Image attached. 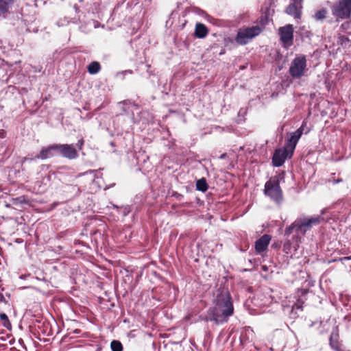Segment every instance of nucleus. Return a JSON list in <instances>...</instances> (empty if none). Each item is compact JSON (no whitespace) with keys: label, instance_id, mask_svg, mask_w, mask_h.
Masks as SVG:
<instances>
[{"label":"nucleus","instance_id":"nucleus-1","mask_svg":"<svg viewBox=\"0 0 351 351\" xmlns=\"http://www.w3.org/2000/svg\"><path fill=\"white\" fill-rule=\"evenodd\" d=\"M215 306L213 310V319L216 324L227 321V317L233 313V305L227 291H218L215 300Z\"/></svg>","mask_w":351,"mask_h":351},{"label":"nucleus","instance_id":"nucleus-2","mask_svg":"<svg viewBox=\"0 0 351 351\" xmlns=\"http://www.w3.org/2000/svg\"><path fill=\"white\" fill-rule=\"evenodd\" d=\"M322 219V217L320 216H314L297 220L286 229L285 234L288 237L295 231L298 234L304 235L313 226L319 224Z\"/></svg>","mask_w":351,"mask_h":351},{"label":"nucleus","instance_id":"nucleus-3","mask_svg":"<svg viewBox=\"0 0 351 351\" xmlns=\"http://www.w3.org/2000/svg\"><path fill=\"white\" fill-rule=\"evenodd\" d=\"M264 193L277 204H280L283 199L282 191L276 178L269 179L265 184Z\"/></svg>","mask_w":351,"mask_h":351},{"label":"nucleus","instance_id":"nucleus-4","mask_svg":"<svg viewBox=\"0 0 351 351\" xmlns=\"http://www.w3.org/2000/svg\"><path fill=\"white\" fill-rule=\"evenodd\" d=\"M331 12L337 21L349 19L351 15V0H338L331 6Z\"/></svg>","mask_w":351,"mask_h":351},{"label":"nucleus","instance_id":"nucleus-5","mask_svg":"<svg viewBox=\"0 0 351 351\" xmlns=\"http://www.w3.org/2000/svg\"><path fill=\"white\" fill-rule=\"evenodd\" d=\"M307 71L306 59L303 55L297 56L292 60L289 69L291 76L295 79H298L304 76Z\"/></svg>","mask_w":351,"mask_h":351},{"label":"nucleus","instance_id":"nucleus-6","mask_svg":"<svg viewBox=\"0 0 351 351\" xmlns=\"http://www.w3.org/2000/svg\"><path fill=\"white\" fill-rule=\"evenodd\" d=\"M262 32L259 25H255L240 29L235 38L236 42L239 45H246L250 40L258 36Z\"/></svg>","mask_w":351,"mask_h":351},{"label":"nucleus","instance_id":"nucleus-7","mask_svg":"<svg viewBox=\"0 0 351 351\" xmlns=\"http://www.w3.org/2000/svg\"><path fill=\"white\" fill-rule=\"evenodd\" d=\"M304 124L305 123L303 122L300 128L289 134L284 148L287 149L288 152L290 153V156H292L296 145L303 133Z\"/></svg>","mask_w":351,"mask_h":351},{"label":"nucleus","instance_id":"nucleus-8","mask_svg":"<svg viewBox=\"0 0 351 351\" xmlns=\"http://www.w3.org/2000/svg\"><path fill=\"white\" fill-rule=\"evenodd\" d=\"M58 154L69 159H75L78 156L77 151L73 144H59Z\"/></svg>","mask_w":351,"mask_h":351},{"label":"nucleus","instance_id":"nucleus-9","mask_svg":"<svg viewBox=\"0 0 351 351\" xmlns=\"http://www.w3.org/2000/svg\"><path fill=\"white\" fill-rule=\"evenodd\" d=\"M290 157V153L287 149H278L274 153L272 164L274 167H280L284 164L285 160Z\"/></svg>","mask_w":351,"mask_h":351},{"label":"nucleus","instance_id":"nucleus-10","mask_svg":"<svg viewBox=\"0 0 351 351\" xmlns=\"http://www.w3.org/2000/svg\"><path fill=\"white\" fill-rule=\"evenodd\" d=\"M281 41L286 45H291L293 38V28L291 25L282 27L279 29Z\"/></svg>","mask_w":351,"mask_h":351},{"label":"nucleus","instance_id":"nucleus-11","mask_svg":"<svg viewBox=\"0 0 351 351\" xmlns=\"http://www.w3.org/2000/svg\"><path fill=\"white\" fill-rule=\"evenodd\" d=\"M302 0H292V2L289 5L286 9V12L294 17L295 19H299L301 17Z\"/></svg>","mask_w":351,"mask_h":351},{"label":"nucleus","instance_id":"nucleus-12","mask_svg":"<svg viewBox=\"0 0 351 351\" xmlns=\"http://www.w3.org/2000/svg\"><path fill=\"white\" fill-rule=\"evenodd\" d=\"M58 154V145L54 144L47 147L43 148L40 154L36 156L37 158L45 160L46 158L52 157Z\"/></svg>","mask_w":351,"mask_h":351},{"label":"nucleus","instance_id":"nucleus-13","mask_svg":"<svg viewBox=\"0 0 351 351\" xmlns=\"http://www.w3.org/2000/svg\"><path fill=\"white\" fill-rule=\"evenodd\" d=\"M271 241V236L269 234L263 235L255 243V249L257 252L261 253L266 250Z\"/></svg>","mask_w":351,"mask_h":351},{"label":"nucleus","instance_id":"nucleus-14","mask_svg":"<svg viewBox=\"0 0 351 351\" xmlns=\"http://www.w3.org/2000/svg\"><path fill=\"white\" fill-rule=\"evenodd\" d=\"M14 2L15 0H0V17H6Z\"/></svg>","mask_w":351,"mask_h":351},{"label":"nucleus","instance_id":"nucleus-15","mask_svg":"<svg viewBox=\"0 0 351 351\" xmlns=\"http://www.w3.org/2000/svg\"><path fill=\"white\" fill-rule=\"evenodd\" d=\"M208 34V29L206 27L200 23H198L195 25V36L199 38H204Z\"/></svg>","mask_w":351,"mask_h":351},{"label":"nucleus","instance_id":"nucleus-16","mask_svg":"<svg viewBox=\"0 0 351 351\" xmlns=\"http://www.w3.org/2000/svg\"><path fill=\"white\" fill-rule=\"evenodd\" d=\"M101 69L100 64L98 62H92L88 66L87 70L90 74L94 75L97 73Z\"/></svg>","mask_w":351,"mask_h":351},{"label":"nucleus","instance_id":"nucleus-17","mask_svg":"<svg viewBox=\"0 0 351 351\" xmlns=\"http://www.w3.org/2000/svg\"><path fill=\"white\" fill-rule=\"evenodd\" d=\"M196 189L202 192H205L208 189V184L205 178H202L197 181Z\"/></svg>","mask_w":351,"mask_h":351},{"label":"nucleus","instance_id":"nucleus-18","mask_svg":"<svg viewBox=\"0 0 351 351\" xmlns=\"http://www.w3.org/2000/svg\"><path fill=\"white\" fill-rule=\"evenodd\" d=\"M0 321L3 326L5 328L11 327L10 322L7 316V315L4 313H0Z\"/></svg>","mask_w":351,"mask_h":351},{"label":"nucleus","instance_id":"nucleus-19","mask_svg":"<svg viewBox=\"0 0 351 351\" xmlns=\"http://www.w3.org/2000/svg\"><path fill=\"white\" fill-rule=\"evenodd\" d=\"M111 350L112 351H123V346L121 343L117 340L111 341Z\"/></svg>","mask_w":351,"mask_h":351},{"label":"nucleus","instance_id":"nucleus-20","mask_svg":"<svg viewBox=\"0 0 351 351\" xmlns=\"http://www.w3.org/2000/svg\"><path fill=\"white\" fill-rule=\"evenodd\" d=\"M326 13L327 12L325 9H321L315 14L314 17L317 21H322L326 18Z\"/></svg>","mask_w":351,"mask_h":351},{"label":"nucleus","instance_id":"nucleus-21","mask_svg":"<svg viewBox=\"0 0 351 351\" xmlns=\"http://www.w3.org/2000/svg\"><path fill=\"white\" fill-rule=\"evenodd\" d=\"M96 174L97 171L93 170L88 171L83 173L84 176H88V179L92 182H95L96 178Z\"/></svg>","mask_w":351,"mask_h":351},{"label":"nucleus","instance_id":"nucleus-22","mask_svg":"<svg viewBox=\"0 0 351 351\" xmlns=\"http://www.w3.org/2000/svg\"><path fill=\"white\" fill-rule=\"evenodd\" d=\"M302 311V302L300 300H298L293 306H292V313L297 314V311Z\"/></svg>","mask_w":351,"mask_h":351},{"label":"nucleus","instance_id":"nucleus-23","mask_svg":"<svg viewBox=\"0 0 351 351\" xmlns=\"http://www.w3.org/2000/svg\"><path fill=\"white\" fill-rule=\"evenodd\" d=\"M132 70H125L121 72H119L117 74V77L121 80H123L127 75H132Z\"/></svg>","mask_w":351,"mask_h":351},{"label":"nucleus","instance_id":"nucleus-24","mask_svg":"<svg viewBox=\"0 0 351 351\" xmlns=\"http://www.w3.org/2000/svg\"><path fill=\"white\" fill-rule=\"evenodd\" d=\"M341 43L342 45H344L346 47H349L351 45V41L346 37H341Z\"/></svg>","mask_w":351,"mask_h":351},{"label":"nucleus","instance_id":"nucleus-25","mask_svg":"<svg viewBox=\"0 0 351 351\" xmlns=\"http://www.w3.org/2000/svg\"><path fill=\"white\" fill-rule=\"evenodd\" d=\"M338 337V333L337 332H332V334L330 335V343L332 344V339L334 338L337 339Z\"/></svg>","mask_w":351,"mask_h":351},{"label":"nucleus","instance_id":"nucleus-26","mask_svg":"<svg viewBox=\"0 0 351 351\" xmlns=\"http://www.w3.org/2000/svg\"><path fill=\"white\" fill-rule=\"evenodd\" d=\"M290 245H291V243L289 242H287L286 243L284 244V251L286 252V253H288V251L290 249Z\"/></svg>","mask_w":351,"mask_h":351},{"label":"nucleus","instance_id":"nucleus-27","mask_svg":"<svg viewBox=\"0 0 351 351\" xmlns=\"http://www.w3.org/2000/svg\"><path fill=\"white\" fill-rule=\"evenodd\" d=\"M130 210L128 208L125 207L121 208L122 216H125L129 213Z\"/></svg>","mask_w":351,"mask_h":351},{"label":"nucleus","instance_id":"nucleus-28","mask_svg":"<svg viewBox=\"0 0 351 351\" xmlns=\"http://www.w3.org/2000/svg\"><path fill=\"white\" fill-rule=\"evenodd\" d=\"M83 145H84V140L80 139V141H78L77 143L76 144V146L80 150V149H82Z\"/></svg>","mask_w":351,"mask_h":351},{"label":"nucleus","instance_id":"nucleus-29","mask_svg":"<svg viewBox=\"0 0 351 351\" xmlns=\"http://www.w3.org/2000/svg\"><path fill=\"white\" fill-rule=\"evenodd\" d=\"M3 302H5V298L3 295L1 293H0V303Z\"/></svg>","mask_w":351,"mask_h":351},{"label":"nucleus","instance_id":"nucleus-30","mask_svg":"<svg viewBox=\"0 0 351 351\" xmlns=\"http://www.w3.org/2000/svg\"><path fill=\"white\" fill-rule=\"evenodd\" d=\"M342 182V180L341 179H337V180H333V182L335 184H337V183H339V182Z\"/></svg>","mask_w":351,"mask_h":351},{"label":"nucleus","instance_id":"nucleus-31","mask_svg":"<svg viewBox=\"0 0 351 351\" xmlns=\"http://www.w3.org/2000/svg\"><path fill=\"white\" fill-rule=\"evenodd\" d=\"M112 207H113L114 208L117 209V210L118 209L117 206H115V205H112Z\"/></svg>","mask_w":351,"mask_h":351},{"label":"nucleus","instance_id":"nucleus-32","mask_svg":"<svg viewBox=\"0 0 351 351\" xmlns=\"http://www.w3.org/2000/svg\"><path fill=\"white\" fill-rule=\"evenodd\" d=\"M224 156H225V154H222V155L220 156V158H223V157H224Z\"/></svg>","mask_w":351,"mask_h":351},{"label":"nucleus","instance_id":"nucleus-33","mask_svg":"<svg viewBox=\"0 0 351 351\" xmlns=\"http://www.w3.org/2000/svg\"><path fill=\"white\" fill-rule=\"evenodd\" d=\"M97 351H101V350L99 349V350H97Z\"/></svg>","mask_w":351,"mask_h":351}]
</instances>
